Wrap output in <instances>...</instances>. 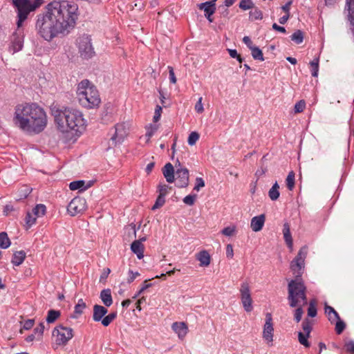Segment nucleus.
I'll return each mask as SVG.
<instances>
[{
    "instance_id": "16",
    "label": "nucleus",
    "mask_w": 354,
    "mask_h": 354,
    "mask_svg": "<svg viewBox=\"0 0 354 354\" xmlns=\"http://www.w3.org/2000/svg\"><path fill=\"white\" fill-rule=\"evenodd\" d=\"M264 214H261L257 216H254L251 220L250 226L254 232H259L263 227L265 223Z\"/></svg>"
},
{
    "instance_id": "56",
    "label": "nucleus",
    "mask_w": 354,
    "mask_h": 354,
    "mask_svg": "<svg viewBox=\"0 0 354 354\" xmlns=\"http://www.w3.org/2000/svg\"><path fill=\"white\" fill-rule=\"evenodd\" d=\"M205 186V182L202 178H196V185L194 188V190L198 192L201 188Z\"/></svg>"
},
{
    "instance_id": "44",
    "label": "nucleus",
    "mask_w": 354,
    "mask_h": 354,
    "mask_svg": "<svg viewBox=\"0 0 354 354\" xmlns=\"http://www.w3.org/2000/svg\"><path fill=\"white\" fill-rule=\"evenodd\" d=\"M151 287H152V283H149V281L145 280L143 283L142 288L140 289V290L138 292V293L136 294L135 296L133 297V299H136L141 294H144L146 291H148L149 288H150Z\"/></svg>"
},
{
    "instance_id": "1",
    "label": "nucleus",
    "mask_w": 354,
    "mask_h": 354,
    "mask_svg": "<svg viewBox=\"0 0 354 354\" xmlns=\"http://www.w3.org/2000/svg\"><path fill=\"white\" fill-rule=\"evenodd\" d=\"M77 11L78 6L72 2H50L45 11L37 16L35 27L38 34L47 41L68 35L75 26Z\"/></svg>"
},
{
    "instance_id": "24",
    "label": "nucleus",
    "mask_w": 354,
    "mask_h": 354,
    "mask_svg": "<svg viewBox=\"0 0 354 354\" xmlns=\"http://www.w3.org/2000/svg\"><path fill=\"white\" fill-rule=\"evenodd\" d=\"M86 182L84 180H76L73 181L69 184V188L71 190H77L80 189V191H84L86 189H88L91 186V182H88V183L85 185Z\"/></svg>"
},
{
    "instance_id": "17",
    "label": "nucleus",
    "mask_w": 354,
    "mask_h": 354,
    "mask_svg": "<svg viewBox=\"0 0 354 354\" xmlns=\"http://www.w3.org/2000/svg\"><path fill=\"white\" fill-rule=\"evenodd\" d=\"M108 310L106 307L95 304L93 306V319L95 322H101L103 317L106 315Z\"/></svg>"
},
{
    "instance_id": "3",
    "label": "nucleus",
    "mask_w": 354,
    "mask_h": 354,
    "mask_svg": "<svg viewBox=\"0 0 354 354\" xmlns=\"http://www.w3.org/2000/svg\"><path fill=\"white\" fill-rule=\"evenodd\" d=\"M307 255V248L303 247L297 257L292 261L290 268L296 274V279L291 280L288 286V299L290 307L307 304L306 287L300 277L301 270L304 268V261Z\"/></svg>"
},
{
    "instance_id": "32",
    "label": "nucleus",
    "mask_w": 354,
    "mask_h": 354,
    "mask_svg": "<svg viewBox=\"0 0 354 354\" xmlns=\"http://www.w3.org/2000/svg\"><path fill=\"white\" fill-rule=\"evenodd\" d=\"M147 132L145 136L140 137V142H145V143H147L150 139V138L153 135L154 127L152 124H149L146 126Z\"/></svg>"
},
{
    "instance_id": "48",
    "label": "nucleus",
    "mask_w": 354,
    "mask_h": 354,
    "mask_svg": "<svg viewBox=\"0 0 354 354\" xmlns=\"http://www.w3.org/2000/svg\"><path fill=\"white\" fill-rule=\"evenodd\" d=\"M303 306H296L297 308L295 310L294 313V319L298 323L301 321L302 315L304 314V310L302 308Z\"/></svg>"
},
{
    "instance_id": "63",
    "label": "nucleus",
    "mask_w": 354,
    "mask_h": 354,
    "mask_svg": "<svg viewBox=\"0 0 354 354\" xmlns=\"http://www.w3.org/2000/svg\"><path fill=\"white\" fill-rule=\"evenodd\" d=\"M226 255L227 258L230 259L234 256L233 247L231 244H228L226 247Z\"/></svg>"
},
{
    "instance_id": "7",
    "label": "nucleus",
    "mask_w": 354,
    "mask_h": 354,
    "mask_svg": "<svg viewBox=\"0 0 354 354\" xmlns=\"http://www.w3.org/2000/svg\"><path fill=\"white\" fill-rule=\"evenodd\" d=\"M77 44L82 58L89 59L95 55L91 43V38L88 35L84 34L79 37L77 39Z\"/></svg>"
},
{
    "instance_id": "19",
    "label": "nucleus",
    "mask_w": 354,
    "mask_h": 354,
    "mask_svg": "<svg viewBox=\"0 0 354 354\" xmlns=\"http://www.w3.org/2000/svg\"><path fill=\"white\" fill-rule=\"evenodd\" d=\"M100 297L105 306L109 307L112 305L113 299L111 289L107 288L102 290L100 292Z\"/></svg>"
},
{
    "instance_id": "25",
    "label": "nucleus",
    "mask_w": 354,
    "mask_h": 354,
    "mask_svg": "<svg viewBox=\"0 0 354 354\" xmlns=\"http://www.w3.org/2000/svg\"><path fill=\"white\" fill-rule=\"evenodd\" d=\"M32 192V188L28 185L21 186L17 191L16 200L21 201L26 198Z\"/></svg>"
},
{
    "instance_id": "6",
    "label": "nucleus",
    "mask_w": 354,
    "mask_h": 354,
    "mask_svg": "<svg viewBox=\"0 0 354 354\" xmlns=\"http://www.w3.org/2000/svg\"><path fill=\"white\" fill-rule=\"evenodd\" d=\"M42 3L43 0H12V5L17 14V28H19L28 15L39 8Z\"/></svg>"
},
{
    "instance_id": "15",
    "label": "nucleus",
    "mask_w": 354,
    "mask_h": 354,
    "mask_svg": "<svg viewBox=\"0 0 354 354\" xmlns=\"http://www.w3.org/2000/svg\"><path fill=\"white\" fill-rule=\"evenodd\" d=\"M171 328L180 339H183L188 333V327L185 322H174Z\"/></svg>"
},
{
    "instance_id": "33",
    "label": "nucleus",
    "mask_w": 354,
    "mask_h": 354,
    "mask_svg": "<svg viewBox=\"0 0 354 354\" xmlns=\"http://www.w3.org/2000/svg\"><path fill=\"white\" fill-rule=\"evenodd\" d=\"M46 212V207L43 204H37L32 210V213L36 218L43 216Z\"/></svg>"
},
{
    "instance_id": "26",
    "label": "nucleus",
    "mask_w": 354,
    "mask_h": 354,
    "mask_svg": "<svg viewBox=\"0 0 354 354\" xmlns=\"http://www.w3.org/2000/svg\"><path fill=\"white\" fill-rule=\"evenodd\" d=\"M325 313L327 315L328 320L333 323L336 319H339V315L337 311L331 306L325 305Z\"/></svg>"
},
{
    "instance_id": "43",
    "label": "nucleus",
    "mask_w": 354,
    "mask_h": 354,
    "mask_svg": "<svg viewBox=\"0 0 354 354\" xmlns=\"http://www.w3.org/2000/svg\"><path fill=\"white\" fill-rule=\"evenodd\" d=\"M239 8L243 10H247L254 8V4L252 0H241Z\"/></svg>"
},
{
    "instance_id": "60",
    "label": "nucleus",
    "mask_w": 354,
    "mask_h": 354,
    "mask_svg": "<svg viewBox=\"0 0 354 354\" xmlns=\"http://www.w3.org/2000/svg\"><path fill=\"white\" fill-rule=\"evenodd\" d=\"M165 195L159 194L158 197L156 198V208L162 207L165 204Z\"/></svg>"
},
{
    "instance_id": "22",
    "label": "nucleus",
    "mask_w": 354,
    "mask_h": 354,
    "mask_svg": "<svg viewBox=\"0 0 354 354\" xmlns=\"http://www.w3.org/2000/svg\"><path fill=\"white\" fill-rule=\"evenodd\" d=\"M26 254L24 250L17 251L13 254L11 263L16 266H20L25 260Z\"/></svg>"
},
{
    "instance_id": "55",
    "label": "nucleus",
    "mask_w": 354,
    "mask_h": 354,
    "mask_svg": "<svg viewBox=\"0 0 354 354\" xmlns=\"http://www.w3.org/2000/svg\"><path fill=\"white\" fill-rule=\"evenodd\" d=\"M283 238H284V240H285V242L286 243L288 247L292 250V246H293V243H292V236H291V233L289 232L288 234H286L283 235Z\"/></svg>"
},
{
    "instance_id": "49",
    "label": "nucleus",
    "mask_w": 354,
    "mask_h": 354,
    "mask_svg": "<svg viewBox=\"0 0 354 354\" xmlns=\"http://www.w3.org/2000/svg\"><path fill=\"white\" fill-rule=\"evenodd\" d=\"M335 321H337L336 324H335V331L338 335H339L345 329L346 324L343 321H342L340 319L339 317V319H336Z\"/></svg>"
},
{
    "instance_id": "18",
    "label": "nucleus",
    "mask_w": 354,
    "mask_h": 354,
    "mask_svg": "<svg viewBox=\"0 0 354 354\" xmlns=\"http://www.w3.org/2000/svg\"><path fill=\"white\" fill-rule=\"evenodd\" d=\"M162 173L168 183H172L174 180V169L171 163H167L162 169Z\"/></svg>"
},
{
    "instance_id": "14",
    "label": "nucleus",
    "mask_w": 354,
    "mask_h": 354,
    "mask_svg": "<svg viewBox=\"0 0 354 354\" xmlns=\"http://www.w3.org/2000/svg\"><path fill=\"white\" fill-rule=\"evenodd\" d=\"M159 99L161 103V106H156V122L159 120L162 108H168L171 104V101L169 98L166 97L162 91H159Z\"/></svg>"
},
{
    "instance_id": "46",
    "label": "nucleus",
    "mask_w": 354,
    "mask_h": 354,
    "mask_svg": "<svg viewBox=\"0 0 354 354\" xmlns=\"http://www.w3.org/2000/svg\"><path fill=\"white\" fill-rule=\"evenodd\" d=\"M313 77H317L319 71V59H315L310 63Z\"/></svg>"
},
{
    "instance_id": "4",
    "label": "nucleus",
    "mask_w": 354,
    "mask_h": 354,
    "mask_svg": "<svg viewBox=\"0 0 354 354\" xmlns=\"http://www.w3.org/2000/svg\"><path fill=\"white\" fill-rule=\"evenodd\" d=\"M51 113L59 131L66 132L74 131L81 133L86 127V120L82 113L72 107L53 106Z\"/></svg>"
},
{
    "instance_id": "20",
    "label": "nucleus",
    "mask_w": 354,
    "mask_h": 354,
    "mask_svg": "<svg viewBox=\"0 0 354 354\" xmlns=\"http://www.w3.org/2000/svg\"><path fill=\"white\" fill-rule=\"evenodd\" d=\"M196 259L200 262V266L207 267L210 264V255L205 251H201L196 255Z\"/></svg>"
},
{
    "instance_id": "54",
    "label": "nucleus",
    "mask_w": 354,
    "mask_h": 354,
    "mask_svg": "<svg viewBox=\"0 0 354 354\" xmlns=\"http://www.w3.org/2000/svg\"><path fill=\"white\" fill-rule=\"evenodd\" d=\"M196 198V195H188L183 198V202L188 205H193Z\"/></svg>"
},
{
    "instance_id": "58",
    "label": "nucleus",
    "mask_w": 354,
    "mask_h": 354,
    "mask_svg": "<svg viewBox=\"0 0 354 354\" xmlns=\"http://www.w3.org/2000/svg\"><path fill=\"white\" fill-rule=\"evenodd\" d=\"M202 97H199L198 102L195 105V110L197 113H201L204 111L203 105L202 104Z\"/></svg>"
},
{
    "instance_id": "51",
    "label": "nucleus",
    "mask_w": 354,
    "mask_h": 354,
    "mask_svg": "<svg viewBox=\"0 0 354 354\" xmlns=\"http://www.w3.org/2000/svg\"><path fill=\"white\" fill-rule=\"evenodd\" d=\"M306 107V102L304 100H301L297 102L295 105L294 110L295 113H301L304 111Z\"/></svg>"
},
{
    "instance_id": "50",
    "label": "nucleus",
    "mask_w": 354,
    "mask_h": 354,
    "mask_svg": "<svg viewBox=\"0 0 354 354\" xmlns=\"http://www.w3.org/2000/svg\"><path fill=\"white\" fill-rule=\"evenodd\" d=\"M198 139L199 134L196 131H193L189 134L188 137V144L191 146L194 145Z\"/></svg>"
},
{
    "instance_id": "38",
    "label": "nucleus",
    "mask_w": 354,
    "mask_h": 354,
    "mask_svg": "<svg viewBox=\"0 0 354 354\" xmlns=\"http://www.w3.org/2000/svg\"><path fill=\"white\" fill-rule=\"evenodd\" d=\"M243 307L246 312L252 310V297L241 299Z\"/></svg>"
},
{
    "instance_id": "30",
    "label": "nucleus",
    "mask_w": 354,
    "mask_h": 354,
    "mask_svg": "<svg viewBox=\"0 0 354 354\" xmlns=\"http://www.w3.org/2000/svg\"><path fill=\"white\" fill-rule=\"evenodd\" d=\"M60 315L61 313L59 310L51 309L48 311L46 320L48 324L54 323L60 317Z\"/></svg>"
},
{
    "instance_id": "11",
    "label": "nucleus",
    "mask_w": 354,
    "mask_h": 354,
    "mask_svg": "<svg viewBox=\"0 0 354 354\" xmlns=\"http://www.w3.org/2000/svg\"><path fill=\"white\" fill-rule=\"evenodd\" d=\"M274 336V327L272 317L270 313L266 315V322L263 329V338L268 345H272Z\"/></svg>"
},
{
    "instance_id": "35",
    "label": "nucleus",
    "mask_w": 354,
    "mask_h": 354,
    "mask_svg": "<svg viewBox=\"0 0 354 354\" xmlns=\"http://www.w3.org/2000/svg\"><path fill=\"white\" fill-rule=\"evenodd\" d=\"M117 312H112L106 316H104L101 320V323L104 326H108L116 318Z\"/></svg>"
},
{
    "instance_id": "34",
    "label": "nucleus",
    "mask_w": 354,
    "mask_h": 354,
    "mask_svg": "<svg viewBox=\"0 0 354 354\" xmlns=\"http://www.w3.org/2000/svg\"><path fill=\"white\" fill-rule=\"evenodd\" d=\"M11 242L5 232H0V248L2 249H7L10 245Z\"/></svg>"
},
{
    "instance_id": "9",
    "label": "nucleus",
    "mask_w": 354,
    "mask_h": 354,
    "mask_svg": "<svg viewBox=\"0 0 354 354\" xmlns=\"http://www.w3.org/2000/svg\"><path fill=\"white\" fill-rule=\"evenodd\" d=\"M115 131L111 140L115 145L122 143L129 134L130 124L128 122L118 123L115 125Z\"/></svg>"
},
{
    "instance_id": "40",
    "label": "nucleus",
    "mask_w": 354,
    "mask_h": 354,
    "mask_svg": "<svg viewBox=\"0 0 354 354\" xmlns=\"http://www.w3.org/2000/svg\"><path fill=\"white\" fill-rule=\"evenodd\" d=\"M309 336H307L306 333L303 332L298 333V340L299 342L304 346L306 348H309L310 346V342L308 341V338Z\"/></svg>"
},
{
    "instance_id": "23",
    "label": "nucleus",
    "mask_w": 354,
    "mask_h": 354,
    "mask_svg": "<svg viewBox=\"0 0 354 354\" xmlns=\"http://www.w3.org/2000/svg\"><path fill=\"white\" fill-rule=\"evenodd\" d=\"M131 250L139 259L143 258V245L140 241H134L131 245Z\"/></svg>"
},
{
    "instance_id": "62",
    "label": "nucleus",
    "mask_w": 354,
    "mask_h": 354,
    "mask_svg": "<svg viewBox=\"0 0 354 354\" xmlns=\"http://www.w3.org/2000/svg\"><path fill=\"white\" fill-rule=\"evenodd\" d=\"M139 275V273L138 272H133L132 270L129 271V277L127 279L128 283L133 282L137 276Z\"/></svg>"
},
{
    "instance_id": "12",
    "label": "nucleus",
    "mask_w": 354,
    "mask_h": 354,
    "mask_svg": "<svg viewBox=\"0 0 354 354\" xmlns=\"http://www.w3.org/2000/svg\"><path fill=\"white\" fill-rule=\"evenodd\" d=\"M24 46V35L21 30L18 29L15 32L11 39V46L10 50H12V53L20 51Z\"/></svg>"
},
{
    "instance_id": "64",
    "label": "nucleus",
    "mask_w": 354,
    "mask_h": 354,
    "mask_svg": "<svg viewBox=\"0 0 354 354\" xmlns=\"http://www.w3.org/2000/svg\"><path fill=\"white\" fill-rule=\"evenodd\" d=\"M347 19L350 22V29L351 30V32L354 35V16L347 15Z\"/></svg>"
},
{
    "instance_id": "53",
    "label": "nucleus",
    "mask_w": 354,
    "mask_h": 354,
    "mask_svg": "<svg viewBox=\"0 0 354 354\" xmlns=\"http://www.w3.org/2000/svg\"><path fill=\"white\" fill-rule=\"evenodd\" d=\"M345 10L348 11L347 15L354 16V1L346 2Z\"/></svg>"
},
{
    "instance_id": "28",
    "label": "nucleus",
    "mask_w": 354,
    "mask_h": 354,
    "mask_svg": "<svg viewBox=\"0 0 354 354\" xmlns=\"http://www.w3.org/2000/svg\"><path fill=\"white\" fill-rule=\"evenodd\" d=\"M86 305L82 299H80L77 304L75 306L74 315L72 316L73 318H77L83 313V310L86 308Z\"/></svg>"
},
{
    "instance_id": "52",
    "label": "nucleus",
    "mask_w": 354,
    "mask_h": 354,
    "mask_svg": "<svg viewBox=\"0 0 354 354\" xmlns=\"http://www.w3.org/2000/svg\"><path fill=\"white\" fill-rule=\"evenodd\" d=\"M44 323H40L38 326L34 329V333L37 336V339H41L44 330Z\"/></svg>"
},
{
    "instance_id": "57",
    "label": "nucleus",
    "mask_w": 354,
    "mask_h": 354,
    "mask_svg": "<svg viewBox=\"0 0 354 354\" xmlns=\"http://www.w3.org/2000/svg\"><path fill=\"white\" fill-rule=\"evenodd\" d=\"M132 9H136L137 10H141L144 8V2L142 0H136L134 5L131 6Z\"/></svg>"
},
{
    "instance_id": "37",
    "label": "nucleus",
    "mask_w": 354,
    "mask_h": 354,
    "mask_svg": "<svg viewBox=\"0 0 354 354\" xmlns=\"http://www.w3.org/2000/svg\"><path fill=\"white\" fill-rule=\"evenodd\" d=\"M295 172L293 171H291L289 172L286 179L287 187L290 191H292L295 187Z\"/></svg>"
},
{
    "instance_id": "61",
    "label": "nucleus",
    "mask_w": 354,
    "mask_h": 354,
    "mask_svg": "<svg viewBox=\"0 0 354 354\" xmlns=\"http://www.w3.org/2000/svg\"><path fill=\"white\" fill-rule=\"evenodd\" d=\"M346 350L351 354H354V342L350 341L345 344Z\"/></svg>"
},
{
    "instance_id": "21",
    "label": "nucleus",
    "mask_w": 354,
    "mask_h": 354,
    "mask_svg": "<svg viewBox=\"0 0 354 354\" xmlns=\"http://www.w3.org/2000/svg\"><path fill=\"white\" fill-rule=\"evenodd\" d=\"M198 8L204 10L205 17H209L212 16L215 12L216 5L206 1L205 3H200L198 5Z\"/></svg>"
},
{
    "instance_id": "39",
    "label": "nucleus",
    "mask_w": 354,
    "mask_h": 354,
    "mask_svg": "<svg viewBox=\"0 0 354 354\" xmlns=\"http://www.w3.org/2000/svg\"><path fill=\"white\" fill-rule=\"evenodd\" d=\"M317 301L315 299H312L309 302L308 308V315L310 317H315L317 315Z\"/></svg>"
},
{
    "instance_id": "59",
    "label": "nucleus",
    "mask_w": 354,
    "mask_h": 354,
    "mask_svg": "<svg viewBox=\"0 0 354 354\" xmlns=\"http://www.w3.org/2000/svg\"><path fill=\"white\" fill-rule=\"evenodd\" d=\"M34 323H35L34 319L26 320L23 324L22 329L29 330V329L32 328V326H34Z\"/></svg>"
},
{
    "instance_id": "10",
    "label": "nucleus",
    "mask_w": 354,
    "mask_h": 354,
    "mask_svg": "<svg viewBox=\"0 0 354 354\" xmlns=\"http://www.w3.org/2000/svg\"><path fill=\"white\" fill-rule=\"evenodd\" d=\"M86 209V202L84 198L75 197L69 203L67 211L71 216L83 212Z\"/></svg>"
},
{
    "instance_id": "47",
    "label": "nucleus",
    "mask_w": 354,
    "mask_h": 354,
    "mask_svg": "<svg viewBox=\"0 0 354 354\" xmlns=\"http://www.w3.org/2000/svg\"><path fill=\"white\" fill-rule=\"evenodd\" d=\"M236 232V227L234 225H231L223 228L221 231L222 234L226 236H233Z\"/></svg>"
},
{
    "instance_id": "8",
    "label": "nucleus",
    "mask_w": 354,
    "mask_h": 354,
    "mask_svg": "<svg viewBox=\"0 0 354 354\" xmlns=\"http://www.w3.org/2000/svg\"><path fill=\"white\" fill-rule=\"evenodd\" d=\"M53 335L57 337V344L66 345L73 337V329L59 325L54 328Z\"/></svg>"
},
{
    "instance_id": "31",
    "label": "nucleus",
    "mask_w": 354,
    "mask_h": 354,
    "mask_svg": "<svg viewBox=\"0 0 354 354\" xmlns=\"http://www.w3.org/2000/svg\"><path fill=\"white\" fill-rule=\"evenodd\" d=\"M24 221L25 227L26 230H28L36 223L37 218L32 212H28L26 214Z\"/></svg>"
},
{
    "instance_id": "13",
    "label": "nucleus",
    "mask_w": 354,
    "mask_h": 354,
    "mask_svg": "<svg viewBox=\"0 0 354 354\" xmlns=\"http://www.w3.org/2000/svg\"><path fill=\"white\" fill-rule=\"evenodd\" d=\"M189 184V171L186 168H178L176 171V185L178 187H186Z\"/></svg>"
},
{
    "instance_id": "2",
    "label": "nucleus",
    "mask_w": 354,
    "mask_h": 354,
    "mask_svg": "<svg viewBox=\"0 0 354 354\" xmlns=\"http://www.w3.org/2000/svg\"><path fill=\"white\" fill-rule=\"evenodd\" d=\"M14 124L28 133L38 134L47 125V115L36 103H25L16 106L13 118Z\"/></svg>"
},
{
    "instance_id": "27",
    "label": "nucleus",
    "mask_w": 354,
    "mask_h": 354,
    "mask_svg": "<svg viewBox=\"0 0 354 354\" xmlns=\"http://www.w3.org/2000/svg\"><path fill=\"white\" fill-rule=\"evenodd\" d=\"M240 299L250 297L251 296L250 286L248 282L243 281L241 283L240 289Z\"/></svg>"
},
{
    "instance_id": "42",
    "label": "nucleus",
    "mask_w": 354,
    "mask_h": 354,
    "mask_svg": "<svg viewBox=\"0 0 354 354\" xmlns=\"http://www.w3.org/2000/svg\"><path fill=\"white\" fill-rule=\"evenodd\" d=\"M291 39L296 44H299L303 42L304 33L300 30L295 31L291 36Z\"/></svg>"
},
{
    "instance_id": "36",
    "label": "nucleus",
    "mask_w": 354,
    "mask_h": 354,
    "mask_svg": "<svg viewBox=\"0 0 354 354\" xmlns=\"http://www.w3.org/2000/svg\"><path fill=\"white\" fill-rule=\"evenodd\" d=\"M313 321L309 319H305L302 322V329L304 330L303 333H306L307 336H310V332L313 329Z\"/></svg>"
},
{
    "instance_id": "29",
    "label": "nucleus",
    "mask_w": 354,
    "mask_h": 354,
    "mask_svg": "<svg viewBox=\"0 0 354 354\" xmlns=\"http://www.w3.org/2000/svg\"><path fill=\"white\" fill-rule=\"evenodd\" d=\"M279 189V185L277 182H275L272 187L270 189L268 192V196L272 201H276L279 198L280 195Z\"/></svg>"
},
{
    "instance_id": "41",
    "label": "nucleus",
    "mask_w": 354,
    "mask_h": 354,
    "mask_svg": "<svg viewBox=\"0 0 354 354\" xmlns=\"http://www.w3.org/2000/svg\"><path fill=\"white\" fill-rule=\"evenodd\" d=\"M250 50L252 52V56L254 59H258L261 61L264 60L263 53L261 50L259 49L258 47L254 46L250 49Z\"/></svg>"
},
{
    "instance_id": "5",
    "label": "nucleus",
    "mask_w": 354,
    "mask_h": 354,
    "mask_svg": "<svg viewBox=\"0 0 354 354\" xmlns=\"http://www.w3.org/2000/svg\"><path fill=\"white\" fill-rule=\"evenodd\" d=\"M76 93L78 101L83 107L93 109L101 102L97 89L88 80H83L77 84Z\"/></svg>"
},
{
    "instance_id": "45",
    "label": "nucleus",
    "mask_w": 354,
    "mask_h": 354,
    "mask_svg": "<svg viewBox=\"0 0 354 354\" xmlns=\"http://www.w3.org/2000/svg\"><path fill=\"white\" fill-rule=\"evenodd\" d=\"M263 18V12L258 8H255L254 10L250 12V19L251 20H259Z\"/></svg>"
}]
</instances>
